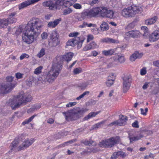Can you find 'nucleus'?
<instances>
[{"label": "nucleus", "mask_w": 159, "mask_h": 159, "mask_svg": "<svg viewBox=\"0 0 159 159\" xmlns=\"http://www.w3.org/2000/svg\"><path fill=\"white\" fill-rule=\"evenodd\" d=\"M51 43H52V45L53 46H56L58 45L60 43V40L59 38H56L51 39Z\"/></svg>", "instance_id": "nucleus-33"}, {"label": "nucleus", "mask_w": 159, "mask_h": 159, "mask_svg": "<svg viewBox=\"0 0 159 159\" xmlns=\"http://www.w3.org/2000/svg\"><path fill=\"white\" fill-rule=\"evenodd\" d=\"M118 43V41L117 40L113 39L111 38H110L109 39V43Z\"/></svg>", "instance_id": "nucleus-62"}, {"label": "nucleus", "mask_w": 159, "mask_h": 159, "mask_svg": "<svg viewBox=\"0 0 159 159\" xmlns=\"http://www.w3.org/2000/svg\"><path fill=\"white\" fill-rule=\"evenodd\" d=\"M115 50L113 49H111L108 50H104L102 52L103 55L106 56H111L115 53Z\"/></svg>", "instance_id": "nucleus-24"}, {"label": "nucleus", "mask_w": 159, "mask_h": 159, "mask_svg": "<svg viewBox=\"0 0 159 159\" xmlns=\"http://www.w3.org/2000/svg\"><path fill=\"white\" fill-rule=\"evenodd\" d=\"M82 143L86 145L90 146L93 144V145H96V143L95 142L92 140L90 141L88 140H85L84 141H83Z\"/></svg>", "instance_id": "nucleus-38"}, {"label": "nucleus", "mask_w": 159, "mask_h": 159, "mask_svg": "<svg viewBox=\"0 0 159 159\" xmlns=\"http://www.w3.org/2000/svg\"><path fill=\"white\" fill-rule=\"evenodd\" d=\"M96 26V25L91 23H88V22L84 21L79 26V28H84L86 27H95Z\"/></svg>", "instance_id": "nucleus-23"}, {"label": "nucleus", "mask_w": 159, "mask_h": 159, "mask_svg": "<svg viewBox=\"0 0 159 159\" xmlns=\"http://www.w3.org/2000/svg\"><path fill=\"white\" fill-rule=\"evenodd\" d=\"M79 33L78 32H75L72 33H70L69 36L70 37H76V36L79 35Z\"/></svg>", "instance_id": "nucleus-55"}, {"label": "nucleus", "mask_w": 159, "mask_h": 159, "mask_svg": "<svg viewBox=\"0 0 159 159\" xmlns=\"http://www.w3.org/2000/svg\"><path fill=\"white\" fill-rule=\"evenodd\" d=\"M148 108H146L145 110H144L143 108H141L140 109L141 112V114L144 115H146V112L148 111Z\"/></svg>", "instance_id": "nucleus-60"}, {"label": "nucleus", "mask_w": 159, "mask_h": 159, "mask_svg": "<svg viewBox=\"0 0 159 159\" xmlns=\"http://www.w3.org/2000/svg\"><path fill=\"white\" fill-rule=\"evenodd\" d=\"M23 74L20 73H17L16 74V76L17 79H20L23 78Z\"/></svg>", "instance_id": "nucleus-57"}, {"label": "nucleus", "mask_w": 159, "mask_h": 159, "mask_svg": "<svg viewBox=\"0 0 159 159\" xmlns=\"http://www.w3.org/2000/svg\"><path fill=\"white\" fill-rule=\"evenodd\" d=\"M93 27L91 30L92 32L94 34H97L99 33L98 29L97 27L96 26L95 27Z\"/></svg>", "instance_id": "nucleus-45"}, {"label": "nucleus", "mask_w": 159, "mask_h": 159, "mask_svg": "<svg viewBox=\"0 0 159 159\" xmlns=\"http://www.w3.org/2000/svg\"><path fill=\"white\" fill-rule=\"evenodd\" d=\"M97 150L94 148H88L83 151L84 154H89L91 153H94L96 152Z\"/></svg>", "instance_id": "nucleus-31"}, {"label": "nucleus", "mask_w": 159, "mask_h": 159, "mask_svg": "<svg viewBox=\"0 0 159 159\" xmlns=\"http://www.w3.org/2000/svg\"><path fill=\"white\" fill-rule=\"evenodd\" d=\"M99 48V45L94 41H92L85 46L83 49V51H86L92 49H97Z\"/></svg>", "instance_id": "nucleus-13"}, {"label": "nucleus", "mask_w": 159, "mask_h": 159, "mask_svg": "<svg viewBox=\"0 0 159 159\" xmlns=\"http://www.w3.org/2000/svg\"><path fill=\"white\" fill-rule=\"evenodd\" d=\"M73 11V10L70 8H67L63 10L62 12L63 15L65 16L68 15Z\"/></svg>", "instance_id": "nucleus-35"}, {"label": "nucleus", "mask_w": 159, "mask_h": 159, "mask_svg": "<svg viewBox=\"0 0 159 159\" xmlns=\"http://www.w3.org/2000/svg\"><path fill=\"white\" fill-rule=\"evenodd\" d=\"M119 136L111 137L107 139L103 140L100 142L99 145L101 147L111 148L115 144L118 143L120 141Z\"/></svg>", "instance_id": "nucleus-6"}, {"label": "nucleus", "mask_w": 159, "mask_h": 159, "mask_svg": "<svg viewBox=\"0 0 159 159\" xmlns=\"http://www.w3.org/2000/svg\"><path fill=\"white\" fill-rule=\"evenodd\" d=\"M73 56L72 53L69 52L66 54L65 55L57 56L58 58V60H60L62 62L64 61H66L67 62L71 60Z\"/></svg>", "instance_id": "nucleus-12"}, {"label": "nucleus", "mask_w": 159, "mask_h": 159, "mask_svg": "<svg viewBox=\"0 0 159 159\" xmlns=\"http://www.w3.org/2000/svg\"><path fill=\"white\" fill-rule=\"evenodd\" d=\"M142 10L141 7L133 5L123 9L121 13L124 17H129L134 16L136 14L141 12Z\"/></svg>", "instance_id": "nucleus-5"}, {"label": "nucleus", "mask_w": 159, "mask_h": 159, "mask_svg": "<svg viewBox=\"0 0 159 159\" xmlns=\"http://www.w3.org/2000/svg\"><path fill=\"white\" fill-rule=\"evenodd\" d=\"M123 83L131 84L132 77L130 75H126L123 78Z\"/></svg>", "instance_id": "nucleus-22"}, {"label": "nucleus", "mask_w": 159, "mask_h": 159, "mask_svg": "<svg viewBox=\"0 0 159 159\" xmlns=\"http://www.w3.org/2000/svg\"><path fill=\"white\" fill-rule=\"evenodd\" d=\"M36 116V115H34L29 119L25 120L22 123V125H24L26 124H28L29 122L31 121Z\"/></svg>", "instance_id": "nucleus-34"}, {"label": "nucleus", "mask_w": 159, "mask_h": 159, "mask_svg": "<svg viewBox=\"0 0 159 159\" xmlns=\"http://www.w3.org/2000/svg\"><path fill=\"white\" fill-rule=\"evenodd\" d=\"M34 141V139H25L22 143L18 147V150L21 151L24 150L30 146Z\"/></svg>", "instance_id": "nucleus-11"}, {"label": "nucleus", "mask_w": 159, "mask_h": 159, "mask_svg": "<svg viewBox=\"0 0 159 159\" xmlns=\"http://www.w3.org/2000/svg\"><path fill=\"white\" fill-rule=\"evenodd\" d=\"M128 120L126 116L122 115L119 119L117 120L114 121L108 125V126H111L113 125L121 126L125 125Z\"/></svg>", "instance_id": "nucleus-10"}, {"label": "nucleus", "mask_w": 159, "mask_h": 159, "mask_svg": "<svg viewBox=\"0 0 159 159\" xmlns=\"http://www.w3.org/2000/svg\"><path fill=\"white\" fill-rule=\"evenodd\" d=\"M16 14V12H14L11 13L9 15L8 18L7 19L8 24L9 23H13L16 22V19L14 17Z\"/></svg>", "instance_id": "nucleus-19"}, {"label": "nucleus", "mask_w": 159, "mask_h": 159, "mask_svg": "<svg viewBox=\"0 0 159 159\" xmlns=\"http://www.w3.org/2000/svg\"><path fill=\"white\" fill-rule=\"evenodd\" d=\"M146 72V69L145 68H143L140 70V74L142 75H145Z\"/></svg>", "instance_id": "nucleus-64"}, {"label": "nucleus", "mask_w": 159, "mask_h": 159, "mask_svg": "<svg viewBox=\"0 0 159 159\" xmlns=\"http://www.w3.org/2000/svg\"><path fill=\"white\" fill-rule=\"evenodd\" d=\"M13 79L12 76L6 77L7 82L0 84V96L10 92L15 87L16 84L11 83Z\"/></svg>", "instance_id": "nucleus-3"}, {"label": "nucleus", "mask_w": 159, "mask_h": 159, "mask_svg": "<svg viewBox=\"0 0 159 159\" xmlns=\"http://www.w3.org/2000/svg\"><path fill=\"white\" fill-rule=\"evenodd\" d=\"M118 153V152H114L111 156V159H116L118 157H119Z\"/></svg>", "instance_id": "nucleus-52"}, {"label": "nucleus", "mask_w": 159, "mask_h": 159, "mask_svg": "<svg viewBox=\"0 0 159 159\" xmlns=\"http://www.w3.org/2000/svg\"><path fill=\"white\" fill-rule=\"evenodd\" d=\"M87 111V109H81L77 111H73L72 112H67L65 113V118L68 121L73 120L76 119L77 116L79 114L83 113Z\"/></svg>", "instance_id": "nucleus-8"}, {"label": "nucleus", "mask_w": 159, "mask_h": 159, "mask_svg": "<svg viewBox=\"0 0 159 159\" xmlns=\"http://www.w3.org/2000/svg\"><path fill=\"white\" fill-rule=\"evenodd\" d=\"M78 39H79V37H75L74 39L68 40L66 43V45L67 46H74L78 43Z\"/></svg>", "instance_id": "nucleus-21"}, {"label": "nucleus", "mask_w": 159, "mask_h": 159, "mask_svg": "<svg viewBox=\"0 0 159 159\" xmlns=\"http://www.w3.org/2000/svg\"><path fill=\"white\" fill-rule=\"evenodd\" d=\"M101 30L102 31L107 30L109 29V26L108 24L105 22H102L100 26Z\"/></svg>", "instance_id": "nucleus-30"}, {"label": "nucleus", "mask_w": 159, "mask_h": 159, "mask_svg": "<svg viewBox=\"0 0 159 159\" xmlns=\"http://www.w3.org/2000/svg\"><path fill=\"white\" fill-rule=\"evenodd\" d=\"M159 39V30L154 31L149 37V40L151 42H154Z\"/></svg>", "instance_id": "nucleus-16"}, {"label": "nucleus", "mask_w": 159, "mask_h": 159, "mask_svg": "<svg viewBox=\"0 0 159 159\" xmlns=\"http://www.w3.org/2000/svg\"><path fill=\"white\" fill-rule=\"evenodd\" d=\"M59 36L58 35L57 32L56 31H52L51 32L50 35V38L51 39L56 38H59Z\"/></svg>", "instance_id": "nucleus-41"}, {"label": "nucleus", "mask_w": 159, "mask_h": 159, "mask_svg": "<svg viewBox=\"0 0 159 159\" xmlns=\"http://www.w3.org/2000/svg\"><path fill=\"white\" fill-rule=\"evenodd\" d=\"M115 79V77L113 74H110L107 77V80L108 81L110 80L114 81Z\"/></svg>", "instance_id": "nucleus-46"}, {"label": "nucleus", "mask_w": 159, "mask_h": 159, "mask_svg": "<svg viewBox=\"0 0 159 159\" xmlns=\"http://www.w3.org/2000/svg\"><path fill=\"white\" fill-rule=\"evenodd\" d=\"M73 7L77 9H80L82 8V5L78 3H75L73 5Z\"/></svg>", "instance_id": "nucleus-48"}, {"label": "nucleus", "mask_w": 159, "mask_h": 159, "mask_svg": "<svg viewBox=\"0 0 159 159\" xmlns=\"http://www.w3.org/2000/svg\"><path fill=\"white\" fill-rule=\"evenodd\" d=\"M99 2V0H92V1H89L88 4L91 6H93L95 4H98Z\"/></svg>", "instance_id": "nucleus-44"}, {"label": "nucleus", "mask_w": 159, "mask_h": 159, "mask_svg": "<svg viewBox=\"0 0 159 159\" xmlns=\"http://www.w3.org/2000/svg\"><path fill=\"white\" fill-rule=\"evenodd\" d=\"M143 137V136L142 134H140L138 135L134 136H132L131 135H129V138L130 142H131L134 141L138 140Z\"/></svg>", "instance_id": "nucleus-28"}, {"label": "nucleus", "mask_w": 159, "mask_h": 159, "mask_svg": "<svg viewBox=\"0 0 159 159\" xmlns=\"http://www.w3.org/2000/svg\"><path fill=\"white\" fill-rule=\"evenodd\" d=\"M88 85V84L87 82H84L81 84L79 86V87L81 89H84L86 88Z\"/></svg>", "instance_id": "nucleus-47"}, {"label": "nucleus", "mask_w": 159, "mask_h": 159, "mask_svg": "<svg viewBox=\"0 0 159 159\" xmlns=\"http://www.w3.org/2000/svg\"><path fill=\"white\" fill-rule=\"evenodd\" d=\"M118 152L119 156L122 158H125L127 156L126 153L122 151H118Z\"/></svg>", "instance_id": "nucleus-49"}, {"label": "nucleus", "mask_w": 159, "mask_h": 159, "mask_svg": "<svg viewBox=\"0 0 159 159\" xmlns=\"http://www.w3.org/2000/svg\"><path fill=\"white\" fill-rule=\"evenodd\" d=\"M41 107V106L39 105H37L33 106L31 108L29 109V111H34L36 110L39 109Z\"/></svg>", "instance_id": "nucleus-50"}, {"label": "nucleus", "mask_w": 159, "mask_h": 159, "mask_svg": "<svg viewBox=\"0 0 159 159\" xmlns=\"http://www.w3.org/2000/svg\"><path fill=\"white\" fill-rule=\"evenodd\" d=\"M157 19V17L155 16L152 18L146 20L145 21V23L147 25H150L156 22Z\"/></svg>", "instance_id": "nucleus-25"}, {"label": "nucleus", "mask_w": 159, "mask_h": 159, "mask_svg": "<svg viewBox=\"0 0 159 159\" xmlns=\"http://www.w3.org/2000/svg\"><path fill=\"white\" fill-rule=\"evenodd\" d=\"M78 41H79L77 44H78L77 48L78 49H79L82 47V43L84 41V40H80L79 38V39H78Z\"/></svg>", "instance_id": "nucleus-56"}, {"label": "nucleus", "mask_w": 159, "mask_h": 159, "mask_svg": "<svg viewBox=\"0 0 159 159\" xmlns=\"http://www.w3.org/2000/svg\"><path fill=\"white\" fill-rule=\"evenodd\" d=\"M19 144L18 141L16 140H14L11 144L10 146V149L9 151L10 152H11L13 151L16 152L19 151L18 150V148H17Z\"/></svg>", "instance_id": "nucleus-18"}, {"label": "nucleus", "mask_w": 159, "mask_h": 159, "mask_svg": "<svg viewBox=\"0 0 159 159\" xmlns=\"http://www.w3.org/2000/svg\"><path fill=\"white\" fill-rule=\"evenodd\" d=\"M7 21L6 19H0V28L7 27L8 25Z\"/></svg>", "instance_id": "nucleus-27"}, {"label": "nucleus", "mask_w": 159, "mask_h": 159, "mask_svg": "<svg viewBox=\"0 0 159 159\" xmlns=\"http://www.w3.org/2000/svg\"><path fill=\"white\" fill-rule=\"evenodd\" d=\"M30 21L26 26L22 36L23 41L28 44L34 41L39 34L43 25V21L39 18H33Z\"/></svg>", "instance_id": "nucleus-1"}, {"label": "nucleus", "mask_w": 159, "mask_h": 159, "mask_svg": "<svg viewBox=\"0 0 159 159\" xmlns=\"http://www.w3.org/2000/svg\"><path fill=\"white\" fill-rule=\"evenodd\" d=\"M141 29L143 31V35L145 37L147 36L149 34L148 28L146 26H142Z\"/></svg>", "instance_id": "nucleus-37"}, {"label": "nucleus", "mask_w": 159, "mask_h": 159, "mask_svg": "<svg viewBox=\"0 0 159 159\" xmlns=\"http://www.w3.org/2000/svg\"><path fill=\"white\" fill-rule=\"evenodd\" d=\"M43 68L42 66H39L36 68L34 72V74L37 75L41 73Z\"/></svg>", "instance_id": "nucleus-40"}, {"label": "nucleus", "mask_w": 159, "mask_h": 159, "mask_svg": "<svg viewBox=\"0 0 159 159\" xmlns=\"http://www.w3.org/2000/svg\"><path fill=\"white\" fill-rule=\"evenodd\" d=\"M77 1V0H71L70 1H66V3L65 2H63L62 5L64 6L67 7L71 6L72 5V3H74Z\"/></svg>", "instance_id": "nucleus-32"}, {"label": "nucleus", "mask_w": 159, "mask_h": 159, "mask_svg": "<svg viewBox=\"0 0 159 159\" xmlns=\"http://www.w3.org/2000/svg\"><path fill=\"white\" fill-rule=\"evenodd\" d=\"M105 122V121H102L95 124L93 126V129H96L97 128L101 127Z\"/></svg>", "instance_id": "nucleus-39"}, {"label": "nucleus", "mask_w": 159, "mask_h": 159, "mask_svg": "<svg viewBox=\"0 0 159 159\" xmlns=\"http://www.w3.org/2000/svg\"><path fill=\"white\" fill-rule=\"evenodd\" d=\"M109 38H104L101 39V42L102 43H109Z\"/></svg>", "instance_id": "nucleus-58"}, {"label": "nucleus", "mask_w": 159, "mask_h": 159, "mask_svg": "<svg viewBox=\"0 0 159 159\" xmlns=\"http://www.w3.org/2000/svg\"><path fill=\"white\" fill-rule=\"evenodd\" d=\"M99 112H91L90 113L86 116L84 117V119L85 120H88L91 118L95 117L97 115Z\"/></svg>", "instance_id": "nucleus-36"}, {"label": "nucleus", "mask_w": 159, "mask_h": 159, "mask_svg": "<svg viewBox=\"0 0 159 159\" xmlns=\"http://www.w3.org/2000/svg\"><path fill=\"white\" fill-rule=\"evenodd\" d=\"M29 56L28 54L26 53H24L22 54L20 56V60H22L25 58H29Z\"/></svg>", "instance_id": "nucleus-53"}, {"label": "nucleus", "mask_w": 159, "mask_h": 159, "mask_svg": "<svg viewBox=\"0 0 159 159\" xmlns=\"http://www.w3.org/2000/svg\"><path fill=\"white\" fill-rule=\"evenodd\" d=\"M45 54V49L42 48L40 51L37 54V56L39 58L43 57Z\"/></svg>", "instance_id": "nucleus-42"}, {"label": "nucleus", "mask_w": 159, "mask_h": 159, "mask_svg": "<svg viewBox=\"0 0 159 159\" xmlns=\"http://www.w3.org/2000/svg\"><path fill=\"white\" fill-rule=\"evenodd\" d=\"M63 2L61 0L48 1L43 2V6L45 7H48L50 10H55L59 9V7L62 5Z\"/></svg>", "instance_id": "nucleus-7"}, {"label": "nucleus", "mask_w": 159, "mask_h": 159, "mask_svg": "<svg viewBox=\"0 0 159 159\" xmlns=\"http://www.w3.org/2000/svg\"><path fill=\"white\" fill-rule=\"evenodd\" d=\"M32 100L31 96L30 95H21L18 96L16 98L13 99L11 102V106L13 109H15L21 104L30 102Z\"/></svg>", "instance_id": "nucleus-4"}, {"label": "nucleus", "mask_w": 159, "mask_h": 159, "mask_svg": "<svg viewBox=\"0 0 159 159\" xmlns=\"http://www.w3.org/2000/svg\"><path fill=\"white\" fill-rule=\"evenodd\" d=\"M82 19H86L88 18H91V16L89 10L87 11L82 13L81 14Z\"/></svg>", "instance_id": "nucleus-26"}, {"label": "nucleus", "mask_w": 159, "mask_h": 159, "mask_svg": "<svg viewBox=\"0 0 159 159\" xmlns=\"http://www.w3.org/2000/svg\"><path fill=\"white\" fill-rule=\"evenodd\" d=\"M94 39V37L92 35L90 34L89 35L87 36V42H89L90 41Z\"/></svg>", "instance_id": "nucleus-63"}, {"label": "nucleus", "mask_w": 159, "mask_h": 159, "mask_svg": "<svg viewBox=\"0 0 159 159\" xmlns=\"http://www.w3.org/2000/svg\"><path fill=\"white\" fill-rule=\"evenodd\" d=\"M143 56L142 53H139L138 51H136L130 56L129 59L131 61H133L137 58H140Z\"/></svg>", "instance_id": "nucleus-17"}, {"label": "nucleus", "mask_w": 159, "mask_h": 159, "mask_svg": "<svg viewBox=\"0 0 159 159\" xmlns=\"http://www.w3.org/2000/svg\"><path fill=\"white\" fill-rule=\"evenodd\" d=\"M114 81L110 80V81H108V80H107L106 82V85L108 87H110L111 86L112 84H113Z\"/></svg>", "instance_id": "nucleus-59"}, {"label": "nucleus", "mask_w": 159, "mask_h": 159, "mask_svg": "<svg viewBox=\"0 0 159 159\" xmlns=\"http://www.w3.org/2000/svg\"><path fill=\"white\" fill-rule=\"evenodd\" d=\"M61 20V18L55 19L53 21L49 22L48 24V26L49 28H55Z\"/></svg>", "instance_id": "nucleus-20"}, {"label": "nucleus", "mask_w": 159, "mask_h": 159, "mask_svg": "<svg viewBox=\"0 0 159 159\" xmlns=\"http://www.w3.org/2000/svg\"><path fill=\"white\" fill-rule=\"evenodd\" d=\"M101 16L103 17L112 18L114 16V13L111 10H108L107 7H101Z\"/></svg>", "instance_id": "nucleus-9"}, {"label": "nucleus", "mask_w": 159, "mask_h": 159, "mask_svg": "<svg viewBox=\"0 0 159 159\" xmlns=\"http://www.w3.org/2000/svg\"><path fill=\"white\" fill-rule=\"evenodd\" d=\"M48 34L46 32L43 33L41 35V37L42 39H46L48 36Z\"/></svg>", "instance_id": "nucleus-61"}, {"label": "nucleus", "mask_w": 159, "mask_h": 159, "mask_svg": "<svg viewBox=\"0 0 159 159\" xmlns=\"http://www.w3.org/2000/svg\"><path fill=\"white\" fill-rule=\"evenodd\" d=\"M116 58V60L120 64L124 63L125 61V59L123 54L117 55Z\"/></svg>", "instance_id": "nucleus-29"}, {"label": "nucleus", "mask_w": 159, "mask_h": 159, "mask_svg": "<svg viewBox=\"0 0 159 159\" xmlns=\"http://www.w3.org/2000/svg\"><path fill=\"white\" fill-rule=\"evenodd\" d=\"M81 72V69L80 68H77L74 70L73 72L74 74H77Z\"/></svg>", "instance_id": "nucleus-51"}, {"label": "nucleus", "mask_w": 159, "mask_h": 159, "mask_svg": "<svg viewBox=\"0 0 159 159\" xmlns=\"http://www.w3.org/2000/svg\"><path fill=\"white\" fill-rule=\"evenodd\" d=\"M126 34L129 37L137 38L140 37L141 34L139 30H133L128 32L126 33Z\"/></svg>", "instance_id": "nucleus-14"}, {"label": "nucleus", "mask_w": 159, "mask_h": 159, "mask_svg": "<svg viewBox=\"0 0 159 159\" xmlns=\"http://www.w3.org/2000/svg\"><path fill=\"white\" fill-rule=\"evenodd\" d=\"M76 104V103L75 102H70L66 105V107H69L73 106H75Z\"/></svg>", "instance_id": "nucleus-54"}, {"label": "nucleus", "mask_w": 159, "mask_h": 159, "mask_svg": "<svg viewBox=\"0 0 159 159\" xmlns=\"http://www.w3.org/2000/svg\"><path fill=\"white\" fill-rule=\"evenodd\" d=\"M89 11L91 18L98 15L101 16V7L93 8Z\"/></svg>", "instance_id": "nucleus-15"}, {"label": "nucleus", "mask_w": 159, "mask_h": 159, "mask_svg": "<svg viewBox=\"0 0 159 159\" xmlns=\"http://www.w3.org/2000/svg\"><path fill=\"white\" fill-rule=\"evenodd\" d=\"M57 56L54 59L51 69L46 76L45 80L52 82L58 75L62 68V62L58 60Z\"/></svg>", "instance_id": "nucleus-2"}, {"label": "nucleus", "mask_w": 159, "mask_h": 159, "mask_svg": "<svg viewBox=\"0 0 159 159\" xmlns=\"http://www.w3.org/2000/svg\"><path fill=\"white\" fill-rule=\"evenodd\" d=\"M131 84L123 83V90L124 92H126L129 89Z\"/></svg>", "instance_id": "nucleus-43"}]
</instances>
